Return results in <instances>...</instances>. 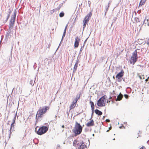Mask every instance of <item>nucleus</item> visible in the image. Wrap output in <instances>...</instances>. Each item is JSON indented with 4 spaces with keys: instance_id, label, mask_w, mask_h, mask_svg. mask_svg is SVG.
I'll use <instances>...</instances> for the list:
<instances>
[{
    "instance_id": "nucleus-48",
    "label": "nucleus",
    "mask_w": 149,
    "mask_h": 149,
    "mask_svg": "<svg viewBox=\"0 0 149 149\" xmlns=\"http://www.w3.org/2000/svg\"><path fill=\"white\" fill-rule=\"evenodd\" d=\"M8 19L7 18H6V19L5 21V22H6L8 20Z\"/></svg>"
},
{
    "instance_id": "nucleus-49",
    "label": "nucleus",
    "mask_w": 149,
    "mask_h": 149,
    "mask_svg": "<svg viewBox=\"0 0 149 149\" xmlns=\"http://www.w3.org/2000/svg\"><path fill=\"white\" fill-rule=\"evenodd\" d=\"M87 39H88V38H87V39L85 40L84 41V44H85V43L86 42V41H87Z\"/></svg>"
},
{
    "instance_id": "nucleus-43",
    "label": "nucleus",
    "mask_w": 149,
    "mask_h": 149,
    "mask_svg": "<svg viewBox=\"0 0 149 149\" xmlns=\"http://www.w3.org/2000/svg\"><path fill=\"white\" fill-rule=\"evenodd\" d=\"M118 81L119 82H120L122 81V79H121V78H120L119 79H118Z\"/></svg>"
},
{
    "instance_id": "nucleus-63",
    "label": "nucleus",
    "mask_w": 149,
    "mask_h": 149,
    "mask_svg": "<svg viewBox=\"0 0 149 149\" xmlns=\"http://www.w3.org/2000/svg\"><path fill=\"white\" fill-rule=\"evenodd\" d=\"M147 25H148V26H149V23H148V24Z\"/></svg>"
},
{
    "instance_id": "nucleus-2",
    "label": "nucleus",
    "mask_w": 149,
    "mask_h": 149,
    "mask_svg": "<svg viewBox=\"0 0 149 149\" xmlns=\"http://www.w3.org/2000/svg\"><path fill=\"white\" fill-rule=\"evenodd\" d=\"M49 109V107L48 106H44L42 107H40L37 113V115H38V117L42 116L43 117V114L45 113L47 111H48Z\"/></svg>"
},
{
    "instance_id": "nucleus-39",
    "label": "nucleus",
    "mask_w": 149,
    "mask_h": 149,
    "mask_svg": "<svg viewBox=\"0 0 149 149\" xmlns=\"http://www.w3.org/2000/svg\"><path fill=\"white\" fill-rule=\"evenodd\" d=\"M56 149H61L59 145H58L56 148Z\"/></svg>"
},
{
    "instance_id": "nucleus-45",
    "label": "nucleus",
    "mask_w": 149,
    "mask_h": 149,
    "mask_svg": "<svg viewBox=\"0 0 149 149\" xmlns=\"http://www.w3.org/2000/svg\"><path fill=\"white\" fill-rule=\"evenodd\" d=\"M9 11L8 12V14L10 15V14L11 13V11L10 10V9H9Z\"/></svg>"
},
{
    "instance_id": "nucleus-47",
    "label": "nucleus",
    "mask_w": 149,
    "mask_h": 149,
    "mask_svg": "<svg viewBox=\"0 0 149 149\" xmlns=\"http://www.w3.org/2000/svg\"><path fill=\"white\" fill-rule=\"evenodd\" d=\"M12 123L13 124L15 123V120H13V122Z\"/></svg>"
},
{
    "instance_id": "nucleus-26",
    "label": "nucleus",
    "mask_w": 149,
    "mask_h": 149,
    "mask_svg": "<svg viewBox=\"0 0 149 149\" xmlns=\"http://www.w3.org/2000/svg\"><path fill=\"white\" fill-rule=\"evenodd\" d=\"M64 15V13L63 12H61L59 14V16L60 17H63Z\"/></svg>"
},
{
    "instance_id": "nucleus-62",
    "label": "nucleus",
    "mask_w": 149,
    "mask_h": 149,
    "mask_svg": "<svg viewBox=\"0 0 149 149\" xmlns=\"http://www.w3.org/2000/svg\"><path fill=\"white\" fill-rule=\"evenodd\" d=\"M62 127H63H63H64V125H63V126H62Z\"/></svg>"
},
{
    "instance_id": "nucleus-60",
    "label": "nucleus",
    "mask_w": 149,
    "mask_h": 149,
    "mask_svg": "<svg viewBox=\"0 0 149 149\" xmlns=\"http://www.w3.org/2000/svg\"><path fill=\"white\" fill-rule=\"evenodd\" d=\"M119 128L121 129V128H122V127L121 126H120L119 127Z\"/></svg>"
},
{
    "instance_id": "nucleus-9",
    "label": "nucleus",
    "mask_w": 149,
    "mask_h": 149,
    "mask_svg": "<svg viewBox=\"0 0 149 149\" xmlns=\"http://www.w3.org/2000/svg\"><path fill=\"white\" fill-rule=\"evenodd\" d=\"M80 40V39L78 36H76L75 38V41L74 43L75 48H77L78 47Z\"/></svg>"
},
{
    "instance_id": "nucleus-40",
    "label": "nucleus",
    "mask_w": 149,
    "mask_h": 149,
    "mask_svg": "<svg viewBox=\"0 0 149 149\" xmlns=\"http://www.w3.org/2000/svg\"><path fill=\"white\" fill-rule=\"evenodd\" d=\"M17 116V113H16L15 114V117L13 118V120H16V116Z\"/></svg>"
},
{
    "instance_id": "nucleus-20",
    "label": "nucleus",
    "mask_w": 149,
    "mask_h": 149,
    "mask_svg": "<svg viewBox=\"0 0 149 149\" xmlns=\"http://www.w3.org/2000/svg\"><path fill=\"white\" fill-rule=\"evenodd\" d=\"M116 98L117 97L116 96L113 95V94H112L111 93V95L110 97L109 98V100L111 99L112 100H115L116 101Z\"/></svg>"
},
{
    "instance_id": "nucleus-13",
    "label": "nucleus",
    "mask_w": 149,
    "mask_h": 149,
    "mask_svg": "<svg viewBox=\"0 0 149 149\" xmlns=\"http://www.w3.org/2000/svg\"><path fill=\"white\" fill-rule=\"evenodd\" d=\"M79 63L78 61H77L74 65L73 69V72H75L77 67L78 64Z\"/></svg>"
},
{
    "instance_id": "nucleus-1",
    "label": "nucleus",
    "mask_w": 149,
    "mask_h": 149,
    "mask_svg": "<svg viewBox=\"0 0 149 149\" xmlns=\"http://www.w3.org/2000/svg\"><path fill=\"white\" fill-rule=\"evenodd\" d=\"M82 127L80 124L76 121L74 127L72 130L74 134V136H76L80 134L82 132Z\"/></svg>"
},
{
    "instance_id": "nucleus-16",
    "label": "nucleus",
    "mask_w": 149,
    "mask_h": 149,
    "mask_svg": "<svg viewBox=\"0 0 149 149\" xmlns=\"http://www.w3.org/2000/svg\"><path fill=\"white\" fill-rule=\"evenodd\" d=\"M123 97V95L121 93H120L119 95L117 96L116 101L120 100Z\"/></svg>"
},
{
    "instance_id": "nucleus-19",
    "label": "nucleus",
    "mask_w": 149,
    "mask_h": 149,
    "mask_svg": "<svg viewBox=\"0 0 149 149\" xmlns=\"http://www.w3.org/2000/svg\"><path fill=\"white\" fill-rule=\"evenodd\" d=\"M95 112L96 114H97L99 116H101L102 114V112L97 109L95 110Z\"/></svg>"
},
{
    "instance_id": "nucleus-31",
    "label": "nucleus",
    "mask_w": 149,
    "mask_h": 149,
    "mask_svg": "<svg viewBox=\"0 0 149 149\" xmlns=\"http://www.w3.org/2000/svg\"><path fill=\"white\" fill-rule=\"evenodd\" d=\"M84 46V45L83 46H82V47H81V49H80V52H79V54L81 53L83 49Z\"/></svg>"
},
{
    "instance_id": "nucleus-25",
    "label": "nucleus",
    "mask_w": 149,
    "mask_h": 149,
    "mask_svg": "<svg viewBox=\"0 0 149 149\" xmlns=\"http://www.w3.org/2000/svg\"><path fill=\"white\" fill-rule=\"evenodd\" d=\"M13 25L9 24V27L8 29V31L12 32V29H13Z\"/></svg>"
},
{
    "instance_id": "nucleus-46",
    "label": "nucleus",
    "mask_w": 149,
    "mask_h": 149,
    "mask_svg": "<svg viewBox=\"0 0 149 149\" xmlns=\"http://www.w3.org/2000/svg\"><path fill=\"white\" fill-rule=\"evenodd\" d=\"M140 149H145V148L144 147H142L141 148H140Z\"/></svg>"
},
{
    "instance_id": "nucleus-32",
    "label": "nucleus",
    "mask_w": 149,
    "mask_h": 149,
    "mask_svg": "<svg viewBox=\"0 0 149 149\" xmlns=\"http://www.w3.org/2000/svg\"><path fill=\"white\" fill-rule=\"evenodd\" d=\"M67 26H68V24H67L66 25V26L65 28V29L64 30L63 33H66V29H67Z\"/></svg>"
},
{
    "instance_id": "nucleus-15",
    "label": "nucleus",
    "mask_w": 149,
    "mask_h": 149,
    "mask_svg": "<svg viewBox=\"0 0 149 149\" xmlns=\"http://www.w3.org/2000/svg\"><path fill=\"white\" fill-rule=\"evenodd\" d=\"M107 97V96L106 95H104L102 96L98 100V101L99 102L100 101H101L102 102H105L104 101L105 99Z\"/></svg>"
},
{
    "instance_id": "nucleus-33",
    "label": "nucleus",
    "mask_w": 149,
    "mask_h": 149,
    "mask_svg": "<svg viewBox=\"0 0 149 149\" xmlns=\"http://www.w3.org/2000/svg\"><path fill=\"white\" fill-rule=\"evenodd\" d=\"M33 67L34 69V70L36 68V67H37L36 64V63H35L33 65Z\"/></svg>"
},
{
    "instance_id": "nucleus-57",
    "label": "nucleus",
    "mask_w": 149,
    "mask_h": 149,
    "mask_svg": "<svg viewBox=\"0 0 149 149\" xmlns=\"http://www.w3.org/2000/svg\"><path fill=\"white\" fill-rule=\"evenodd\" d=\"M148 80V79H146L145 81H147Z\"/></svg>"
},
{
    "instance_id": "nucleus-22",
    "label": "nucleus",
    "mask_w": 149,
    "mask_h": 149,
    "mask_svg": "<svg viewBox=\"0 0 149 149\" xmlns=\"http://www.w3.org/2000/svg\"><path fill=\"white\" fill-rule=\"evenodd\" d=\"M80 95H81V93H79V94L77 95L76 96V97L75 99H74V100L75 102H77L78 101V100L80 98Z\"/></svg>"
},
{
    "instance_id": "nucleus-59",
    "label": "nucleus",
    "mask_w": 149,
    "mask_h": 149,
    "mask_svg": "<svg viewBox=\"0 0 149 149\" xmlns=\"http://www.w3.org/2000/svg\"><path fill=\"white\" fill-rule=\"evenodd\" d=\"M109 129L110 130L111 129V127H109Z\"/></svg>"
},
{
    "instance_id": "nucleus-5",
    "label": "nucleus",
    "mask_w": 149,
    "mask_h": 149,
    "mask_svg": "<svg viewBox=\"0 0 149 149\" xmlns=\"http://www.w3.org/2000/svg\"><path fill=\"white\" fill-rule=\"evenodd\" d=\"M138 58L137 52L136 50L132 53L130 61V63L132 65H134L137 61Z\"/></svg>"
},
{
    "instance_id": "nucleus-10",
    "label": "nucleus",
    "mask_w": 149,
    "mask_h": 149,
    "mask_svg": "<svg viewBox=\"0 0 149 149\" xmlns=\"http://www.w3.org/2000/svg\"><path fill=\"white\" fill-rule=\"evenodd\" d=\"M94 125V121L93 120L88 122L86 124V126L87 127H90Z\"/></svg>"
},
{
    "instance_id": "nucleus-51",
    "label": "nucleus",
    "mask_w": 149,
    "mask_h": 149,
    "mask_svg": "<svg viewBox=\"0 0 149 149\" xmlns=\"http://www.w3.org/2000/svg\"><path fill=\"white\" fill-rule=\"evenodd\" d=\"M147 143L149 145V140L147 141Z\"/></svg>"
},
{
    "instance_id": "nucleus-14",
    "label": "nucleus",
    "mask_w": 149,
    "mask_h": 149,
    "mask_svg": "<svg viewBox=\"0 0 149 149\" xmlns=\"http://www.w3.org/2000/svg\"><path fill=\"white\" fill-rule=\"evenodd\" d=\"M90 103L91 104V108L92 112H93L94 111V103L93 102L90 101Z\"/></svg>"
},
{
    "instance_id": "nucleus-6",
    "label": "nucleus",
    "mask_w": 149,
    "mask_h": 149,
    "mask_svg": "<svg viewBox=\"0 0 149 149\" xmlns=\"http://www.w3.org/2000/svg\"><path fill=\"white\" fill-rule=\"evenodd\" d=\"M16 13V11H14V14L11 17L9 24L14 25L15 20Z\"/></svg>"
},
{
    "instance_id": "nucleus-38",
    "label": "nucleus",
    "mask_w": 149,
    "mask_h": 149,
    "mask_svg": "<svg viewBox=\"0 0 149 149\" xmlns=\"http://www.w3.org/2000/svg\"><path fill=\"white\" fill-rule=\"evenodd\" d=\"M137 66H140V67H142V69H143V65H137Z\"/></svg>"
},
{
    "instance_id": "nucleus-41",
    "label": "nucleus",
    "mask_w": 149,
    "mask_h": 149,
    "mask_svg": "<svg viewBox=\"0 0 149 149\" xmlns=\"http://www.w3.org/2000/svg\"><path fill=\"white\" fill-rule=\"evenodd\" d=\"M146 21L147 22H148V19H147L146 20V19H145L144 20V21H143V24H144V23H145V22Z\"/></svg>"
},
{
    "instance_id": "nucleus-28",
    "label": "nucleus",
    "mask_w": 149,
    "mask_h": 149,
    "mask_svg": "<svg viewBox=\"0 0 149 149\" xmlns=\"http://www.w3.org/2000/svg\"><path fill=\"white\" fill-rule=\"evenodd\" d=\"M14 124H13V123H12V124H11V127L10 128V134H11V130H12L13 127L14 128Z\"/></svg>"
},
{
    "instance_id": "nucleus-44",
    "label": "nucleus",
    "mask_w": 149,
    "mask_h": 149,
    "mask_svg": "<svg viewBox=\"0 0 149 149\" xmlns=\"http://www.w3.org/2000/svg\"><path fill=\"white\" fill-rule=\"evenodd\" d=\"M106 121L107 122H109L110 121V120L109 119H107L106 120Z\"/></svg>"
},
{
    "instance_id": "nucleus-30",
    "label": "nucleus",
    "mask_w": 149,
    "mask_h": 149,
    "mask_svg": "<svg viewBox=\"0 0 149 149\" xmlns=\"http://www.w3.org/2000/svg\"><path fill=\"white\" fill-rule=\"evenodd\" d=\"M56 11V9H54L53 10H52L50 11V13L52 14H53L54 12H55Z\"/></svg>"
},
{
    "instance_id": "nucleus-3",
    "label": "nucleus",
    "mask_w": 149,
    "mask_h": 149,
    "mask_svg": "<svg viewBox=\"0 0 149 149\" xmlns=\"http://www.w3.org/2000/svg\"><path fill=\"white\" fill-rule=\"evenodd\" d=\"M73 145L76 146L77 149H84L86 146L83 141L79 142L76 140L73 141Z\"/></svg>"
},
{
    "instance_id": "nucleus-29",
    "label": "nucleus",
    "mask_w": 149,
    "mask_h": 149,
    "mask_svg": "<svg viewBox=\"0 0 149 149\" xmlns=\"http://www.w3.org/2000/svg\"><path fill=\"white\" fill-rule=\"evenodd\" d=\"M65 33H63V36H62V38L61 39V42L63 40V38H64L65 37Z\"/></svg>"
},
{
    "instance_id": "nucleus-7",
    "label": "nucleus",
    "mask_w": 149,
    "mask_h": 149,
    "mask_svg": "<svg viewBox=\"0 0 149 149\" xmlns=\"http://www.w3.org/2000/svg\"><path fill=\"white\" fill-rule=\"evenodd\" d=\"M92 15V13L90 12L85 17L83 21V23H85L86 24L88 22L89 19L91 17Z\"/></svg>"
},
{
    "instance_id": "nucleus-36",
    "label": "nucleus",
    "mask_w": 149,
    "mask_h": 149,
    "mask_svg": "<svg viewBox=\"0 0 149 149\" xmlns=\"http://www.w3.org/2000/svg\"><path fill=\"white\" fill-rule=\"evenodd\" d=\"M86 24H85V23H84V24L83 25V30L86 27Z\"/></svg>"
},
{
    "instance_id": "nucleus-56",
    "label": "nucleus",
    "mask_w": 149,
    "mask_h": 149,
    "mask_svg": "<svg viewBox=\"0 0 149 149\" xmlns=\"http://www.w3.org/2000/svg\"><path fill=\"white\" fill-rule=\"evenodd\" d=\"M40 8H41V5L40 4Z\"/></svg>"
},
{
    "instance_id": "nucleus-17",
    "label": "nucleus",
    "mask_w": 149,
    "mask_h": 149,
    "mask_svg": "<svg viewBox=\"0 0 149 149\" xmlns=\"http://www.w3.org/2000/svg\"><path fill=\"white\" fill-rule=\"evenodd\" d=\"M37 113H36V123H37L39 120H41L42 118V116H40V117H38V115H37Z\"/></svg>"
},
{
    "instance_id": "nucleus-12",
    "label": "nucleus",
    "mask_w": 149,
    "mask_h": 149,
    "mask_svg": "<svg viewBox=\"0 0 149 149\" xmlns=\"http://www.w3.org/2000/svg\"><path fill=\"white\" fill-rule=\"evenodd\" d=\"M12 35V33L11 32L8 31V32L7 33L6 36V38L7 40L8 38H10L11 37Z\"/></svg>"
},
{
    "instance_id": "nucleus-27",
    "label": "nucleus",
    "mask_w": 149,
    "mask_h": 149,
    "mask_svg": "<svg viewBox=\"0 0 149 149\" xmlns=\"http://www.w3.org/2000/svg\"><path fill=\"white\" fill-rule=\"evenodd\" d=\"M135 21L136 22H140L139 19L138 17H135Z\"/></svg>"
},
{
    "instance_id": "nucleus-53",
    "label": "nucleus",
    "mask_w": 149,
    "mask_h": 149,
    "mask_svg": "<svg viewBox=\"0 0 149 149\" xmlns=\"http://www.w3.org/2000/svg\"><path fill=\"white\" fill-rule=\"evenodd\" d=\"M105 116H104L103 117L102 119H103V120H104V118H105Z\"/></svg>"
},
{
    "instance_id": "nucleus-11",
    "label": "nucleus",
    "mask_w": 149,
    "mask_h": 149,
    "mask_svg": "<svg viewBox=\"0 0 149 149\" xmlns=\"http://www.w3.org/2000/svg\"><path fill=\"white\" fill-rule=\"evenodd\" d=\"M97 105L99 107H103L105 105V102H103L101 101H100L99 102L98 100L97 102Z\"/></svg>"
},
{
    "instance_id": "nucleus-42",
    "label": "nucleus",
    "mask_w": 149,
    "mask_h": 149,
    "mask_svg": "<svg viewBox=\"0 0 149 149\" xmlns=\"http://www.w3.org/2000/svg\"><path fill=\"white\" fill-rule=\"evenodd\" d=\"M61 8V7L60 6H59L58 7V8H56L55 9H56V10H58L60 8Z\"/></svg>"
},
{
    "instance_id": "nucleus-35",
    "label": "nucleus",
    "mask_w": 149,
    "mask_h": 149,
    "mask_svg": "<svg viewBox=\"0 0 149 149\" xmlns=\"http://www.w3.org/2000/svg\"><path fill=\"white\" fill-rule=\"evenodd\" d=\"M88 4L89 6L90 7L91 6V2L90 1H88Z\"/></svg>"
},
{
    "instance_id": "nucleus-55",
    "label": "nucleus",
    "mask_w": 149,
    "mask_h": 149,
    "mask_svg": "<svg viewBox=\"0 0 149 149\" xmlns=\"http://www.w3.org/2000/svg\"><path fill=\"white\" fill-rule=\"evenodd\" d=\"M147 44L148 45H149V42H147Z\"/></svg>"
},
{
    "instance_id": "nucleus-34",
    "label": "nucleus",
    "mask_w": 149,
    "mask_h": 149,
    "mask_svg": "<svg viewBox=\"0 0 149 149\" xmlns=\"http://www.w3.org/2000/svg\"><path fill=\"white\" fill-rule=\"evenodd\" d=\"M124 96L126 99H127L129 97L128 95L127 94L124 95Z\"/></svg>"
},
{
    "instance_id": "nucleus-37",
    "label": "nucleus",
    "mask_w": 149,
    "mask_h": 149,
    "mask_svg": "<svg viewBox=\"0 0 149 149\" xmlns=\"http://www.w3.org/2000/svg\"><path fill=\"white\" fill-rule=\"evenodd\" d=\"M112 2V1H109V3H108V6H110V5L111 4V3Z\"/></svg>"
},
{
    "instance_id": "nucleus-4",
    "label": "nucleus",
    "mask_w": 149,
    "mask_h": 149,
    "mask_svg": "<svg viewBox=\"0 0 149 149\" xmlns=\"http://www.w3.org/2000/svg\"><path fill=\"white\" fill-rule=\"evenodd\" d=\"M48 127L46 126H42L39 128L38 130L37 131V128H38V127H37L35 128V131L36 132L37 134L41 135L47 132L48 130Z\"/></svg>"
},
{
    "instance_id": "nucleus-52",
    "label": "nucleus",
    "mask_w": 149,
    "mask_h": 149,
    "mask_svg": "<svg viewBox=\"0 0 149 149\" xmlns=\"http://www.w3.org/2000/svg\"><path fill=\"white\" fill-rule=\"evenodd\" d=\"M10 17V16H9L8 15H7V18L8 19H9V18Z\"/></svg>"
},
{
    "instance_id": "nucleus-23",
    "label": "nucleus",
    "mask_w": 149,
    "mask_h": 149,
    "mask_svg": "<svg viewBox=\"0 0 149 149\" xmlns=\"http://www.w3.org/2000/svg\"><path fill=\"white\" fill-rule=\"evenodd\" d=\"M109 6H106L105 7V10H104L105 11V13H104V16H105L107 13V12L109 8Z\"/></svg>"
},
{
    "instance_id": "nucleus-24",
    "label": "nucleus",
    "mask_w": 149,
    "mask_h": 149,
    "mask_svg": "<svg viewBox=\"0 0 149 149\" xmlns=\"http://www.w3.org/2000/svg\"><path fill=\"white\" fill-rule=\"evenodd\" d=\"M34 79H35V80L34 81L33 80H31L30 81L29 84L32 86H33L34 85V83L35 82V81L36 79V77H35Z\"/></svg>"
},
{
    "instance_id": "nucleus-54",
    "label": "nucleus",
    "mask_w": 149,
    "mask_h": 149,
    "mask_svg": "<svg viewBox=\"0 0 149 149\" xmlns=\"http://www.w3.org/2000/svg\"><path fill=\"white\" fill-rule=\"evenodd\" d=\"M82 5V3H81V4H79V7H80Z\"/></svg>"
},
{
    "instance_id": "nucleus-58",
    "label": "nucleus",
    "mask_w": 149,
    "mask_h": 149,
    "mask_svg": "<svg viewBox=\"0 0 149 149\" xmlns=\"http://www.w3.org/2000/svg\"><path fill=\"white\" fill-rule=\"evenodd\" d=\"M109 131V130H107V132H108Z\"/></svg>"
},
{
    "instance_id": "nucleus-64",
    "label": "nucleus",
    "mask_w": 149,
    "mask_h": 149,
    "mask_svg": "<svg viewBox=\"0 0 149 149\" xmlns=\"http://www.w3.org/2000/svg\"><path fill=\"white\" fill-rule=\"evenodd\" d=\"M12 149H13V147H12Z\"/></svg>"
},
{
    "instance_id": "nucleus-18",
    "label": "nucleus",
    "mask_w": 149,
    "mask_h": 149,
    "mask_svg": "<svg viewBox=\"0 0 149 149\" xmlns=\"http://www.w3.org/2000/svg\"><path fill=\"white\" fill-rule=\"evenodd\" d=\"M77 102H75L74 100H73L72 104L70 106V109H73L75 107Z\"/></svg>"
},
{
    "instance_id": "nucleus-21",
    "label": "nucleus",
    "mask_w": 149,
    "mask_h": 149,
    "mask_svg": "<svg viewBox=\"0 0 149 149\" xmlns=\"http://www.w3.org/2000/svg\"><path fill=\"white\" fill-rule=\"evenodd\" d=\"M146 0H141L139 3V6H142V5H144L145 3Z\"/></svg>"
},
{
    "instance_id": "nucleus-8",
    "label": "nucleus",
    "mask_w": 149,
    "mask_h": 149,
    "mask_svg": "<svg viewBox=\"0 0 149 149\" xmlns=\"http://www.w3.org/2000/svg\"><path fill=\"white\" fill-rule=\"evenodd\" d=\"M124 74V72L123 69H122L121 71L118 73L116 76V78L117 79H119L120 78L122 77Z\"/></svg>"
},
{
    "instance_id": "nucleus-61",
    "label": "nucleus",
    "mask_w": 149,
    "mask_h": 149,
    "mask_svg": "<svg viewBox=\"0 0 149 149\" xmlns=\"http://www.w3.org/2000/svg\"><path fill=\"white\" fill-rule=\"evenodd\" d=\"M8 15L9 16H10V14H8Z\"/></svg>"
},
{
    "instance_id": "nucleus-50",
    "label": "nucleus",
    "mask_w": 149,
    "mask_h": 149,
    "mask_svg": "<svg viewBox=\"0 0 149 149\" xmlns=\"http://www.w3.org/2000/svg\"><path fill=\"white\" fill-rule=\"evenodd\" d=\"M93 113H94V112H92V114H91V118H92L93 116Z\"/></svg>"
}]
</instances>
